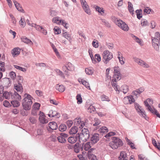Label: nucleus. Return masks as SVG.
<instances>
[{
	"mask_svg": "<svg viewBox=\"0 0 160 160\" xmlns=\"http://www.w3.org/2000/svg\"><path fill=\"white\" fill-rule=\"evenodd\" d=\"M19 24L23 27H24L26 25V22H25L24 18L23 17H21L19 22Z\"/></svg>",
	"mask_w": 160,
	"mask_h": 160,
	"instance_id": "c03bdc74",
	"label": "nucleus"
},
{
	"mask_svg": "<svg viewBox=\"0 0 160 160\" xmlns=\"http://www.w3.org/2000/svg\"><path fill=\"white\" fill-rule=\"evenodd\" d=\"M95 59L97 60L98 62H99L101 60V58L100 55L98 54H96L94 56Z\"/></svg>",
	"mask_w": 160,
	"mask_h": 160,
	"instance_id": "0e129e2a",
	"label": "nucleus"
},
{
	"mask_svg": "<svg viewBox=\"0 0 160 160\" xmlns=\"http://www.w3.org/2000/svg\"><path fill=\"white\" fill-rule=\"evenodd\" d=\"M12 93L10 92L5 91L3 93V96L6 99H9L11 98Z\"/></svg>",
	"mask_w": 160,
	"mask_h": 160,
	"instance_id": "cd10ccee",
	"label": "nucleus"
},
{
	"mask_svg": "<svg viewBox=\"0 0 160 160\" xmlns=\"http://www.w3.org/2000/svg\"><path fill=\"white\" fill-rule=\"evenodd\" d=\"M24 98L22 100V105L23 108L25 110H29L31 109L32 104V100L33 98L28 94L26 93L24 95Z\"/></svg>",
	"mask_w": 160,
	"mask_h": 160,
	"instance_id": "f257e3e1",
	"label": "nucleus"
},
{
	"mask_svg": "<svg viewBox=\"0 0 160 160\" xmlns=\"http://www.w3.org/2000/svg\"><path fill=\"white\" fill-rule=\"evenodd\" d=\"M154 38H155L156 39H159L160 40V34L158 32H156L155 33V37Z\"/></svg>",
	"mask_w": 160,
	"mask_h": 160,
	"instance_id": "774afa93",
	"label": "nucleus"
},
{
	"mask_svg": "<svg viewBox=\"0 0 160 160\" xmlns=\"http://www.w3.org/2000/svg\"><path fill=\"white\" fill-rule=\"evenodd\" d=\"M48 116L51 118L55 117L57 118H59L60 116V114L58 112H57L55 111H53L51 110L49 112V113L48 114Z\"/></svg>",
	"mask_w": 160,
	"mask_h": 160,
	"instance_id": "ddd939ff",
	"label": "nucleus"
},
{
	"mask_svg": "<svg viewBox=\"0 0 160 160\" xmlns=\"http://www.w3.org/2000/svg\"><path fill=\"white\" fill-rule=\"evenodd\" d=\"M128 10L132 14H133V6L132 5V3L129 2H128Z\"/></svg>",
	"mask_w": 160,
	"mask_h": 160,
	"instance_id": "ea45409f",
	"label": "nucleus"
},
{
	"mask_svg": "<svg viewBox=\"0 0 160 160\" xmlns=\"http://www.w3.org/2000/svg\"><path fill=\"white\" fill-rule=\"evenodd\" d=\"M58 128L60 131L63 132L66 130L67 127L65 124H61L59 126Z\"/></svg>",
	"mask_w": 160,
	"mask_h": 160,
	"instance_id": "a19ab883",
	"label": "nucleus"
},
{
	"mask_svg": "<svg viewBox=\"0 0 160 160\" xmlns=\"http://www.w3.org/2000/svg\"><path fill=\"white\" fill-rule=\"evenodd\" d=\"M1 82L2 84V85L3 86V87L7 88L10 86L11 84V80L8 78H3L1 80Z\"/></svg>",
	"mask_w": 160,
	"mask_h": 160,
	"instance_id": "6e6552de",
	"label": "nucleus"
},
{
	"mask_svg": "<svg viewBox=\"0 0 160 160\" xmlns=\"http://www.w3.org/2000/svg\"><path fill=\"white\" fill-rule=\"evenodd\" d=\"M74 151L78 153L80 150H83V145H80L78 143H76L73 146Z\"/></svg>",
	"mask_w": 160,
	"mask_h": 160,
	"instance_id": "f8f14e48",
	"label": "nucleus"
},
{
	"mask_svg": "<svg viewBox=\"0 0 160 160\" xmlns=\"http://www.w3.org/2000/svg\"><path fill=\"white\" fill-rule=\"evenodd\" d=\"M102 56V60L105 64H107L113 58V55L112 52L108 50H105L103 52Z\"/></svg>",
	"mask_w": 160,
	"mask_h": 160,
	"instance_id": "20e7f679",
	"label": "nucleus"
},
{
	"mask_svg": "<svg viewBox=\"0 0 160 160\" xmlns=\"http://www.w3.org/2000/svg\"><path fill=\"white\" fill-rule=\"evenodd\" d=\"M95 110V108L92 105H90L88 108V111L90 113H91L92 112L94 111Z\"/></svg>",
	"mask_w": 160,
	"mask_h": 160,
	"instance_id": "5fc2aeb1",
	"label": "nucleus"
},
{
	"mask_svg": "<svg viewBox=\"0 0 160 160\" xmlns=\"http://www.w3.org/2000/svg\"><path fill=\"white\" fill-rule=\"evenodd\" d=\"M121 74H114V79L113 81L117 82V80H120L121 79Z\"/></svg>",
	"mask_w": 160,
	"mask_h": 160,
	"instance_id": "8fccbe9b",
	"label": "nucleus"
},
{
	"mask_svg": "<svg viewBox=\"0 0 160 160\" xmlns=\"http://www.w3.org/2000/svg\"><path fill=\"white\" fill-rule=\"evenodd\" d=\"M56 88L58 91L61 92H63L65 90V87L62 85H56Z\"/></svg>",
	"mask_w": 160,
	"mask_h": 160,
	"instance_id": "393cba45",
	"label": "nucleus"
},
{
	"mask_svg": "<svg viewBox=\"0 0 160 160\" xmlns=\"http://www.w3.org/2000/svg\"><path fill=\"white\" fill-rule=\"evenodd\" d=\"M133 59L134 61L137 63L139 65L143 67L144 68H148L150 67L149 65L148 64L140 59L137 58H133Z\"/></svg>",
	"mask_w": 160,
	"mask_h": 160,
	"instance_id": "1a4fd4ad",
	"label": "nucleus"
},
{
	"mask_svg": "<svg viewBox=\"0 0 160 160\" xmlns=\"http://www.w3.org/2000/svg\"><path fill=\"white\" fill-rule=\"evenodd\" d=\"M141 24L142 26H148L149 23L148 21L145 19H142L141 21Z\"/></svg>",
	"mask_w": 160,
	"mask_h": 160,
	"instance_id": "603ef678",
	"label": "nucleus"
},
{
	"mask_svg": "<svg viewBox=\"0 0 160 160\" xmlns=\"http://www.w3.org/2000/svg\"><path fill=\"white\" fill-rule=\"evenodd\" d=\"M62 36L63 37H65L68 40H70L71 37L70 36L69 34H68L67 32L63 33L62 34Z\"/></svg>",
	"mask_w": 160,
	"mask_h": 160,
	"instance_id": "bf43d9fd",
	"label": "nucleus"
},
{
	"mask_svg": "<svg viewBox=\"0 0 160 160\" xmlns=\"http://www.w3.org/2000/svg\"><path fill=\"white\" fill-rule=\"evenodd\" d=\"M85 72L86 73L89 75H91L93 73V71L90 68H86L85 69Z\"/></svg>",
	"mask_w": 160,
	"mask_h": 160,
	"instance_id": "a18cd8bd",
	"label": "nucleus"
},
{
	"mask_svg": "<svg viewBox=\"0 0 160 160\" xmlns=\"http://www.w3.org/2000/svg\"><path fill=\"white\" fill-rule=\"evenodd\" d=\"M66 65L67 68V70H68L72 71H73L74 69L73 65L69 62H68Z\"/></svg>",
	"mask_w": 160,
	"mask_h": 160,
	"instance_id": "f704fd0d",
	"label": "nucleus"
},
{
	"mask_svg": "<svg viewBox=\"0 0 160 160\" xmlns=\"http://www.w3.org/2000/svg\"><path fill=\"white\" fill-rule=\"evenodd\" d=\"M94 122L95 123L93 124V126H94L99 125L100 123V120L97 118H95L94 119Z\"/></svg>",
	"mask_w": 160,
	"mask_h": 160,
	"instance_id": "4d7b16f0",
	"label": "nucleus"
},
{
	"mask_svg": "<svg viewBox=\"0 0 160 160\" xmlns=\"http://www.w3.org/2000/svg\"><path fill=\"white\" fill-rule=\"evenodd\" d=\"M30 122L32 124L35 123L36 122V120L33 117H30L29 118Z\"/></svg>",
	"mask_w": 160,
	"mask_h": 160,
	"instance_id": "338daca9",
	"label": "nucleus"
},
{
	"mask_svg": "<svg viewBox=\"0 0 160 160\" xmlns=\"http://www.w3.org/2000/svg\"><path fill=\"white\" fill-rule=\"evenodd\" d=\"M136 13L137 14V18L138 19H140L142 17V14L141 13V11L138 10L136 11Z\"/></svg>",
	"mask_w": 160,
	"mask_h": 160,
	"instance_id": "6e6d98bb",
	"label": "nucleus"
},
{
	"mask_svg": "<svg viewBox=\"0 0 160 160\" xmlns=\"http://www.w3.org/2000/svg\"><path fill=\"white\" fill-rule=\"evenodd\" d=\"M151 39L152 45L153 48L156 51H159L160 40L152 37Z\"/></svg>",
	"mask_w": 160,
	"mask_h": 160,
	"instance_id": "0eeeda50",
	"label": "nucleus"
},
{
	"mask_svg": "<svg viewBox=\"0 0 160 160\" xmlns=\"http://www.w3.org/2000/svg\"><path fill=\"white\" fill-rule=\"evenodd\" d=\"M131 36L132 37L134 38V39L135 41V42L138 43L140 45H141L142 44V42L141 40L139 39L138 37H137L133 34H132Z\"/></svg>",
	"mask_w": 160,
	"mask_h": 160,
	"instance_id": "79ce46f5",
	"label": "nucleus"
},
{
	"mask_svg": "<svg viewBox=\"0 0 160 160\" xmlns=\"http://www.w3.org/2000/svg\"><path fill=\"white\" fill-rule=\"evenodd\" d=\"M128 90V87L126 85H124L121 87V91H122L124 94L126 93Z\"/></svg>",
	"mask_w": 160,
	"mask_h": 160,
	"instance_id": "2f4dec72",
	"label": "nucleus"
},
{
	"mask_svg": "<svg viewBox=\"0 0 160 160\" xmlns=\"http://www.w3.org/2000/svg\"><path fill=\"white\" fill-rule=\"evenodd\" d=\"M114 74H121L120 72V69L118 67H115L114 68Z\"/></svg>",
	"mask_w": 160,
	"mask_h": 160,
	"instance_id": "49530a36",
	"label": "nucleus"
},
{
	"mask_svg": "<svg viewBox=\"0 0 160 160\" xmlns=\"http://www.w3.org/2000/svg\"><path fill=\"white\" fill-rule=\"evenodd\" d=\"M53 30L55 34H58L61 32V30L57 27H55L53 29Z\"/></svg>",
	"mask_w": 160,
	"mask_h": 160,
	"instance_id": "864d4df0",
	"label": "nucleus"
},
{
	"mask_svg": "<svg viewBox=\"0 0 160 160\" xmlns=\"http://www.w3.org/2000/svg\"><path fill=\"white\" fill-rule=\"evenodd\" d=\"M112 140L109 143V146L113 149H116L123 145L122 141L118 138L112 137Z\"/></svg>",
	"mask_w": 160,
	"mask_h": 160,
	"instance_id": "f03ea898",
	"label": "nucleus"
},
{
	"mask_svg": "<svg viewBox=\"0 0 160 160\" xmlns=\"http://www.w3.org/2000/svg\"><path fill=\"white\" fill-rule=\"evenodd\" d=\"M114 79H112V87L114 88V89L116 91H120V89L119 87L117 85V83L116 82H117L113 81Z\"/></svg>",
	"mask_w": 160,
	"mask_h": 160,
	"instance_id": "bb28decb",
	"label": "nucleus"
},
{
	"mask_svg": "<svg viewBox=\"0 0 160 160\" xmlns=\"http://www.w3.org/2000/svg\"><path fill=\"white\" fill-rule=\"evenodd\" d=\"M57 139L58 142L61 143H65L66 142V140L65 138L60 136L58 137Z\"/></svg>",
	"mask_w": 160,
	"mask_h": 160,
	"instance_id": "de8ad7c7",
	"label": "nucleus"
},
{
	"mask_svg": "<svg viewBox=\"0 0 160 160\" xmlns=\"http://www.w3.org/2000/svg\"><path fill=\"white\" fill-rule=\"evenodd\" d=\"M115 134L116 133L115 132H111L107 134L105 136V137L106 138H108L110 137L115 135Z\"/></svg>",
	"mask_w": 160,
	"mask_h": 160,
	"instance_id": "680f3d73",
	"label": "nucleus"
},
{
	"mask_svg": "<svg viewBox=\"0 0 160 160\" xmlns=\"http://www.w3.org/2000/svg\"><path fill=\"white\" fill-rule=\"evenodd\" d=\"M74 120L75 122L77 125H80V126H79L80 128H83V127L85 125L84 122L81 121V119L80 118H76Z\"/></svg>",
	"mask_w": 160,
	"mask_h": 160,
	"instance_id": "aec40b11",
	"label": "nucleus"
},
{
	"mask_svg": "<svg viewBox=\"0 0 160 160\" xmlns=\"http://www.w3.org/2000/svg\"><path fill=\"white\" fill-rule=\"evenodd\" d=\"M134 104L135 108L137 111L139 113V115L142 116L146 119H147L146 117V115L144 110L140 106L138 103H135Z\"/></svg>",
	"mask_w": 160,
	"mask_h": 160,
	"instance_id": "423d86ee",
	"label": "nucleus"
},
{
	"mask_svg": "<svg viewBox=\"0 0 160 160\" xmlns=\"http://www.w3.org/2000/svg\"><path fill=\"white\" fill-rule=\"evenodd\" d=\"M9 75L10 77L12 79H14L16 77L15 73L13 72H11L9 73Z\"/></svg>",
	"mask_w": 160,
	"mask_h": 160,
	"instance_id": "e2e57ef3",
	"label": "nucleus"
},
{
	"mask_svg": "<svg viewBox=\"0 0 160 160\" xmlns=\"http://www.w3.org/2000/svg\"><path fill=\"white\" fill-rule=\"evenodd\" d=\"M13 2L14 3V5L17 9L18 11L21 12H23L24 11V10L22 8V7L20 5L19 3L16 1H13Z\"/></svg>",
	"mask_w": 160,
	"mask_h": 160,
	"instance_id": "412c9836",
	"label": "nucleus"
},
{
	"mask_svg": "<svg viewBox=\"0 0 160 160\" xmlns=\"http://www.w3.org/2000/svg\"><path fill=\"white\" fill-rule=\"evenodd\" d=\"M49 129L51 130H56L58 128L57 123L54 122H50L48 124Z\"/></svg>",
	"mask_w": 160,
	"mask_h": 160,
	"instance_id": "6ab92c4d",
	"label": "nucleus"
},
{
	"mask_svg": "<svg viewBox=\"0 0 160 160\" xmlns=\"http://www.w3.org/2000/svg\"><path fill=\"white\" fill-rule=\"evenodd\" d=\"M88 153L89 160H97L96 156L93 154L91 151H89Z\"/></svg>",
	"mask_w": 160,
	"mask_h": 160,
	"instance_id": "b1692460",
	"label": "nucleus"
},
{
	"mask_svg": "<svg viewBox=\"0 0 160 160\" xmlns=\"http://www.w3.org/2000/svg\"><path fill=\"white\" fill-rule=\"evenodd\" d=\"M95 9L96 10L98 11L101 15H102V14L104 13V10H103V9L98 6H96Z\"/></svg>",
	"mask_w": 160,
	"mask_h": 160,
	"instance_id": "09e8293b",
	"label": "nucleus"
},
{
	"mask_svg": "<svg viewBox=\"0 0 160 160\" xmlns=\"http://www.w3.org/2000/svg\"><path fill=\"white\" fill-rule=\"evenodd\" d=\"M89 136L88 130L84 128L82 130L80 134H79V140L83 142H86L89 138Z\"/></svg>",
	"mask_w": 160,
	"mask_h": 160,
	"instance_id": "7ed1b4c3",
	"label": "nucleus"
},
{
	"mask_svg": "<svg viewBox=\"0 0 160 160\" xmlns=\"http://www.w3.org/2000/svg\"><path fill=\"white\" fill-rule=\"evenodd\" d=\"M13 66L14 68L16 69L20 70L23 72H25L27 70L25 68H23L16 65H14Z\"/></svg>",
	"mask_w": 160,
	"mask_h": 160,
	"instance_id": "37998d69",
	"label": "nucleus"
},
{
	"mask_svg": "<svg viewBox=\"0 0 160 160\" xmlns=\"http://www.w3.org/2000/svg\"><path fill=\"white\" fill-rule=\"evenodd\" d=\"M20 49L19 48H15L12 51V54L13 57H15L19 54Z\"/></svg>",
	"mask_w": 160,
	"mask_h": 160,
	"instance_id": "f3484780",
	"label": "nucleus"
},
{
	"mask_svg": "<svg viewBox=\"0 0 160 160\" xmlns=\"http://www.w3.org/2000/svg\"><path fill=\"white\" fill-rule=\"evenodd\" d=\"M22 41L26 44H29L30 45H32L33 42L31 40L28 38L25 37H23L21 38Z\"/></svg>",
	"mask_w": 160,
	"mask_h": 160,
	"instance_id": "4be33fe9",
	"label": "nucleus"
},
{
	"mask_svg": "<svg viewBox=\"0 0 160 160\" xmlns=\"http://www.w3.org/2000/svg\"><path fill=\"white\" fill-rule=\"evenodd\" d=\"M61 22L62 25L66 29H67L68 27V24L66 23L64 20H62Z\"/></svg>",
	"mask_w": 160,
	"mask_h": 160,
	"instance_id": "69168bd1",
	"label": "nucleus"
},
{
	"mask_svg": "<svg viewBox=\"0 0 160 160\" xmlns=\"http://www.w3.org/2000/svg\"><path fill=\"white\" fill-rule=\"evenodd\" d=\"M118 159L119 160H128V158L127 156L126 153L123 151L120 152Z\"/></svg>",
	"mask_w": 160,
	"mask_h": 160,
	"instance_id": "a211bd4d",
	"label": "nucleus"
},
{
	"mask_svg": "<svg viewBox=\"0 0 160 160\" xmlns=\"http://www.w3.org/2000/svg\"><path fill=\"white\" fill-rule=\"evenodd\" d=\"M92 145V144H91L90 142H88L83 146V149L85 151H88L91 147Z\"/></svg>",
	"mask_w": 160,
	"mask_h": 160,
	"instance_id": "c85d7f7f",
	"label": "nucleus"
},
{
	"mask_svg": "<svg viewBox=\"0 0 160 160\" xmlns=\"http://www.w3.org/2000/svg\"><path fill=\"white\" fill-rule=\"evenodd\" d=\"M98 131L101 133H104L108 132V128L105 126L101 127L98 130Z\"/></svg>",
	"mask_w": 160,
	"mask_h": 160,
	"instance_id": "c9c22d12",
	"label": "nucleus"
},
{
	"mask_svg": "<svg viewBox=\"0 0 160 160\" xmlns=\"http://www.w3.org/2000/svg\"><path fill=\"white\" fill-rule=\"evenodd\" d=\"M81 5L82 8L85 12L87 14L90 15L91 14V12L87 2H85L81 4Z\"/></svg>",
	"mask_w": 160,
	"mask_h": 160,
	"instance_id": "4468645a",
	"label": "nucleus"
},
{
	"mask_svg": "<svg viewBox=\"0 0 160 160\" xmlns=\"http://www.w3.org/2000/svg\"><path fill=\"white\" fill-rule=\"evenodd\" d=\"M81 82L82 84H83L87 89H90V85L88 82L83 79L81 80Z\"/></svg>",
	"mask_w": 160,
	"mask_h": 160,
	"instance_id": "58836bf2",
	"label": "nucleus"
},
{
	"mask_svg": "<svg viewBox=\"0 0 160 160\" xmlns=\"http://www.w3.org/2000/svg\"><path fill=\"white\" fill-rule=\"evenodd\" d=\"M135 100L132 96H128L127 97L124 98L123 99V102L125 104H128V103L131 104Z\"/></svg>",
	"mask_w": 160,
	"mask_h": 160,
	"instance_id": "9b49d317",
	"label": "nucleus"
},
{
	"mask_svg": "<svg viewBox=\"0 0 160 160\" xmlns=\"http://www.w3.org/2000/svg\"><path fill=\"white\" fill-rule=\"evenodd\" d=\"M100 98L101 100L102 101H106L109 102L110 101L108 97L104 94L100 96Z\"/></svg>",
	"mask_w": 160,
	"mask_h": 160,
	"instance_id": "e433bc0d",
	"label": "nucleus"
},
{
	"mask_svg": "<svg viewBox=\"0 0 160 160\" xmlns=\"http://www.w3.org/2000/svg\"><path fill=\"white\" fill-rule=\"evenodd\" d=\"M100 20L102 24L104 25L106 27L108 28L111 27L110 24L107 20L104 19H101Z\"/></svg>",
	"mask_w": 160,
	"mask_h": 160,
	"instance_id": "c756f323",
	"label": "nucleus"
},
{
	"mask_svg": "<svg viewBox=\"0 0 160 160\" xmlns=\"http://www.w3.org/2000/svg\"><path fill=\"white\" fill-rule=\"evenodd\" d=\"M39 121L42 123H46L48 122V120L44 118V117L39 116Z\"/></svg>",
	"mask_w": 160,
	"mask_h": 160,
	"instance_id": "4c0bfd02",
	"label": "nucleus"
},
{
	"mask_svg": "<svg viewBox=\"0 0 160 160\" xmlns=\"http://www.w3.org/2000/svg\"><path fill=\"white\" fill-rule=\"evenodd\" d=\"M78 130V128L77 127L73 126L70 129L69 133L70 134H75L77 132Z\"/></svg>",
	"mask_w": 160,
	"mask_h": 160,
	"instance_id": "a878e982",
	"label": "nucleus"
},
{
	"mask_svg": "<svg viewBox=\"0 0 160 160\" xmlns=\"http://www.w3.org/2000/svg\"><path fill=\"white\" fill-rule=\"evenodd\" d=\"M76 99L77 100V103L78 104H80L82 102V98L81 95L79 94H78L76 96Z\"/></svg>",
	"mask_w": 160,
	"mask_h": 160,
	"instance_id": "3c124183",
	"label": "nucleus"
},
{
	"mask_svg": "<svg viewBox=\"0 0 160 160\" xmlns=\"http://www.w3.org/2000/svg\"><path fill=\"white\" fill-rule=\"evenodd\" d=\"M11 103L14 107H17L20 105V103L17 100H13L11 101Z\"/></svg>",
	"mask_w": 160,
	"mask_h": 160,
	"instance_id": "473e14b6",
	"label": "nucleus"
},
{
	"mask_svg": "<svg viewBox=\"0 0 160 160\" xmlns=\"http://www.w3.org/2000/svg\"><path fill=\"white\" fill-rule=\"evenodd\" d=\"M79 134L77 133L74 137H70L68 139V142L71 143H74L76 142L78 138Z\"/></svg>",
	"mask_w": 160,
	"mask_h": 160,
	"instance_id": "2eb2a0df",
	"label": "nucleus"
},
{
	"mask_svg": "<svg viewBox=\"0 0 160 160\" xmlns=\"http://www.w3.org/2000/svg\"><path fill=\"white\" fill-rule=\"evenodd\" d=\"M59 18H60L58 17L54 18L52 19V22L53 23L60 24L61 23L62 20L59 19Z\"/></svg>",
	"mask_w": 160,
	"mask_h": 160,
	"instance_id": "72a5a7b5",
	"label": "nucleus"
},
{
	"mask_svg": "<svg viewBox=\"0 0 160 160\" xmlns=\"http://www.w3.org/2000/svg\"><path fill=\"white\" fill-rule=\"evenodd\" d=\"M11 99L13 100H21V97L19 93L15 91L14 93H12Z\"/></svg>",
	"mask_w": 160,
	"mask_h": 160,
	"instance_id": "dca6fc26",
	"label": "nucleus"
},
{
	"mask_svg": "<svg viewBox=\"0 0 160 160\" xmlns=\"http://www.w3.org/2000/svg\"><path fill=\"white\" fill-rule=\"evenodd\" d=\"M14 89L18 92H22L23 91V88L22 84L18 83V84L14 85Z\"/></svg>",
	"mask_w": 160,
	"mask_h": 160,
	"instance_id": "5701e85b",
	"label": "nucleus"
},
{
	"mask_svg": "<svg viewBox=\"0 0 160 160\" xmlns=\"http://www.w3.org/2000/svg\"><path fill=\"white\" fill-rule=\"evenodd\" d=\"M115 23L119 27L124 31H128L129 29V27L128 25L121 20H117L115 22Z\"/></svg>",
	"mask_w": 160,
	"mask_h": 160,
	"instance_id": "39448f33",
	"label": "nucleus"
},
{
	"mask_svg": "<svg viewBox=\"0 0 160 160\" xmlns=\"http://www.w3.org/2000/svg\"><path fill=\"white\" fill-rule=\"evenodd\" d=\"M144 104L145 106L147 108V109L148 111L151 112H153V108H152L151 106L149 105L148 101L146 100L144 101Z\"/></svg>",
	"mask_w": 160,
	"mask_h": 160,
	"instance_id": "7c9ffc66",
	"label": "nucleus"
},
{
	"mask_svg": "<svg viewBox=\"0 0 160 160\" xmlns=\"http://www.w3.org/2000/svg\"><path fill=\"white\" fill-rule=\"evenodd\" d=\"M144 12H146V13L147 14H149L150 13V12H153V11L151 9L149 8V7H146V8L144 9Z\"/></svg>",
	"mask_w": 160,
	"mask_h": 160,
	"instance_id": "13d9d810",
	"label": "nucleus"
},
{
	"mask_svg": "<svg viewBox=\"0 0 160 160\" xmlns=\"http://www.w3.org/2000/svg\"><path fill=\"white\" fill-rule=\"evenodd\" d=\"M93 46L95 48H98V40L96 41H93L92 43Z\"/></svg>",
	"mask_w": 160,
	"mask_h": 160,
	"instance_id": "052dcab7",
	"label": "nucleus"
},
{
	"mask_svg": "<svg viewBox=\"0 0 160 160\" xmlns=\"http://www.w3.org/2000/svg\"><path fill=\"white\" fill-rule=\"evenodd\" d=\"M99 140V135L97 133L93 134L91 138L90 142L92 145H93L97 143Z\"/></svg>",
	"mask_w": 160,
	"mask_h": 160,
	"instance_id": "9d476101",
	"label": "nucleus"
}]
</instances>
